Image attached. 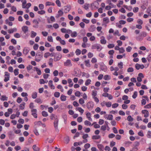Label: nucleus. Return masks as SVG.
I'll return each mask as SVG.
<instances>
[{"mask_svg":"<svg viewBox=\"0 0 151 151\" xmlns=\"http://www.w3.org/2000/svg\"><path fill=\"white\" fill-rule=\"evenodd\" d=\"M147 35V33L146 32H142L138 36L136 37V39L138 41H142Z\"/></svg>","mask_w":151,"mask_h":151,"instance_id":"f257e3e1","label":"nucleus"},{"mask_svg":"<svg viewBox=\"0 0 151 151\" xmlns=\"http://www.w3.org/2000/svg\"><path fill=\"white\" fill-rule=\"evenodd\" d=\"M91 48L92 49H96L97 51H100L103 49V47L99 44H95L92 46Z\"/></svg>","mask_w":151,"mask_h":151,"instance_id":"f03ea898","label":"nucleus"},{"mask_svg":"<svg viewBox=\"0 0 151 151\" xmlns=\"http://www.w3.org/2000/svg\"><path fill=\"white\" fill-rule=\"evenodd\" d=\"M41 20L40 18H38V20L36 19H34L32 21V22L33 24V27L35 28H37L39 27L38 24H39V22H41Z\"/></svg>","mask_w":151,"mask_h":151,"instance_id":"7ed1b4c3","label":"nucleus"},{"mask_svg":"<svg viewBox=\"0 0 151 151\" xmlns=\"http://www.w3.org/2000/svg\"><path fill=\"white\" fill-rule=\"evenodd\" d=\"M86 106L88 110H91L93 109V107L94 103L91 101H89L87 103Z\"/></svg>","mask_w":151,"mask_h":151,"instance_id":"20e7f679","label":"nucleus"},{"mask_svg":"<svg viewBox=\"0 0 151 151\" xmlns=\"http://www.w3.org/2000/svg\"><path fill=\"white\" fill-rule=\"evenodd\" d=\"M43 55L41 53H37L35 58V60L37 62H39L41 60L42 57Z\"/></svg>","mask_w":151,"mask_h":151,"instance_id":"39448f33","label":"nucleus"},{"mask_svg":"<svg viewBox=\"0 0 151 151\" xmlns=\"http://www.w3.org/2000/svg\"><path fill=\"white\" fill-rule=\"evenodd\" d=\"M58 121L59 119H56L55 120H54L53 123L55 129L56 131H59L58 129Z\"/></svg>","mask_w":151,"mask_h":151,"instance_id":"423d86ee","label":"nucleus"},{"mask_svg":"<svg viewBox=\"0 0 151 151\" xmlns=\"http://www.w3.org/2000/svg\"><path fill=\"white\" fill-rule=\"evenodd\" d=\"M70 9L71 7L70 6H66L63 7L62 10H63L65 13H66L68 12Z\"/></svg>","mask_w":151,"mask_h":151,"instance_id":"0eeeda50","label":"nucleus"},{"mask_svg":"<svg viewBox=\"0 0 151 151\" xmlns=\"http://www.w3.org/2000/svg\"><path fill=\"white\" fill-rule=\"evenodd\" d=\"M5 78L4 81L5 82H7L9 80L10 78V74L7 72H5Z\"/></svg>","mask_w":151,"mask_h":151,"instance_id":"6e6552de","label":"nucleus"},{"mask_svg":"<svg viewBox=\"0 0 151 151\" xmlns=\"http://www.w3.org/2000/svg\"><path fill=\"white\" fill-rule=\"evenodd\" d=\"M99 4L97 1H95L91 4V6L93 8L98 9L99 7Z\"/></svg>","mask_w":151,"mask_h":151,"instance_id":"1a4fd4ad","label":"nucleus"},{"mask_svg":"<svg viewBox=\"0 0 151 151\" xmlns=\"http://www.w3.org/2000/svg\"><path fill=\"white\" fill-rule=\"evenodd\" d=\"M32 115L34 118H37V110L36 109H31Z\"/></svg>","mask_w":151,"mask_h":151,"instance_id":"9d476101","label":"nucleus"},{"mask_svg":"<svg viewBox=\"0 0 151 151\" xmlns=\"http://www.w3.org/2000/svg\"><path fill=\"white\" fill-rule=\"evenodd\" d=\"M64 65L66 66L71 67L72 65V64L71 63V60L68 59L64 63Z\"/></svg>","mask_w":151,"mask_h":151,"instance_id":"9b49d317","label":"nucleus"},{"mask_svg":"<svg viewBox=\"0 0 151 151\" xmlns=\"http://www.w3.org/2000/svg\"><path fill=\"white\" fill-rule=\"evenodd\" d=\"M142 113L144 114V117L145 118L149 116V112L146 110H142Z\"/></svg>","mask_w":151,"mask_h":151,"instance_id":"f8f14e48","label":"nucleus"},{"mask_svg":"<svg viewBox=\"0 0 151 151\" xmlns=\"http://www.w3.org/2000/svg\"><path fill=\"white\" fill-rule=\"evenodd\" d=\"M138 76L137 78V80L138 82H141L142 81V78H143L144 76L142 73H140L138 74Z\"/></svg>","mask_w":151,"mask_h":151,"instance_id":"ddd939ff","label":"nucleus"},{"mask_svg":"<svg viewBox=\"0 0 151 151\" xmlns=\"http://www.w3.org/2000/svg\"><path fill=\"white\" fill-rule=\"evenodd\" d=\"M100 42L102 44H105L106 43V41L105 39V37L104 36H102L100 37Z\"/></svg>","mask_w":151,"mask_h":151,"instance_id":"4468645a","label":"nucleus"},{"mask_svg":"<svg viewBox=\"0 0 151 151\" xmlns=\"http://www.w3.org/2000/svg\"><path fill=\"white\" fill-rule=\"evenodd\" d=\"M17 29L16 28L14 27L13 28H11L8 30V32L9 34H12L14 32H16Z\"/></svg>","mask_w":151,"mask_h":151,"instance_id":"2eb2a0df","label":"nucleus"},{"mask_svg":"<svg viewBox=\"0 0 151 151\" xmlns=\"http://www.w3.org/2000/svg\"><path fill=\"white\" fill-rule=\"evenodd\" d=\"M22 29L24 34L26 33L28 31V28L27 26H23L22 27Z\"/></svg>","mask_w":151,"mask_h":151,"instance_id":"dca6fc26","label":"nucleus"},{"mask_svg":"<svg viewBox=\"0 0 151 151\" xmlns=\"http://www.w3.org/2000/svg\"><path fill=\"white\" fill-rule=\"evenodd\" d=\"M29 48L28 47H25L24 49L23 53L25 55H26L29 52Z\"/></svg>","mask_w":151,"mask_h":151,"instance_id":"f3484780","label":"nucleus"},{"mask_svg":"<svg viewBox=\"0 0 151 151\" xmlns=\"http://www.w3.org/2000/svg\"><path fill=\"white\" fill-rule=\"evenodd\" d=\"M87 118L89 121H92V119L91 118V113L90 112H88L86 114Z\"/></svg>","mask_w":151,"mask_h":151,"instance_id":"a211bd4d","label":"nucleus"},{"mask_svg":"<svg viewBox=\"0 0 151 151\" xmlns=\"http://www.w3.org/2000/svg\"><path fill=\"white\" fill-rule=\"evenodd\" d=\"M98 148L100 151H103L104 150V146L102 144H98L97 145Z\"/></svg>","mask_w":151,"mask_h":151,"instance_id":"6ab92c4d","label":"nucleus"},{"mask_svg":"<svg viewBox=\"0 0 151 151\" xmlns=\"http://www.w3.org/2000/svg\"><path fill=\"white\" fill-rule=\"evenodd\" d=\"M62 58V55H58V56H55L54 58V61H57L60 60Z\"/></svg>","mask_w":151,"mask_h":151,"instance_id":"aec40b11","label":"nucleus"},{"mask_svg":"<svg viewBox=\"0 0 151 151\" xmlns=\"http://www.w3.org/2000/svg\"><path fill=\"white\" fill-rule=\"evenodd\" d=\"M68 83L69 84L68 86L70 87H72L73 84L72 81V80L70 78H68Z\"/></svg>","mask_w":151,"mask_h":151,"instance_id":"412c9836","label":"nucleus"},{"mask_svg":"<svg viewBox=\"0 0 151 151\" xmlns=\"http://www.w3.org/2000/svg\"><path fill=\"white\" fill-rule=\"evenodd\" d=\"M34 68L37 72V74L39 75H41L42 73L40 70L37 67H34Z\"/></svg>","mask_w":151,"mask_h":151,"instance_id":"4be33fe9","label":"nucleus"},{"mask_svg":"<svg viewBox=\"0 0 151 151\" xmlns=\"http://www.w3.org/2000/svg\"><path fill=\"white\" fill-rule=\"evenodd\" d=\"M50 118L51 120H53L54 119L55 120L56 119H58L57 116L55 114H52L50 116Z\"/></svg>","mask_w":151,"mask_h":151,"instance_id":"5701e85b","label":"nucleus"},{"mask_svg":"<svg viewBox=\"0 0 151 151\" xmlns=\"http://www.w3.org/2000/svg\"><path fill=\"white\" fill-rule=\"evenodd\" d=\"M45 5L46 6H49L50 5L54 6L55 5V4L52 2L47 1L45 3Z\"/></svg>","mask_w":151,"mask_h":151,"instance_id":"b1692460","label":"nucleus"},{"mask_svg":"<svg viewBox=\"0 0 151 151\" xmlns=\"http://www.w3.org/2000/svg\"><path fill=\"white\" fill-rule=\"evenodd\" d=\"M53 60L52 58H50L49 60L48 63L49 66L51 67H52L53 66L52 63L53 62Z\"/></svg>","mask_w":151,"mask_h":151,"instance_id":"393cba45","label":"nucleus"},{"mask_svg":"<svg viewBox=\"0 0 151 151\" xmlns=\"http://www.w3.org/2000/svg\"><path fill=\"white\" fill-rule=\"evenodd\" d=\"M103 78L105 80H109L111 79V76L108 75H106L104 76Z\"/></svg>","mask_w":151,"mask_h":151,"instance_id":"a878e982","label":"nucleus"},{"mask_svg":"<svg viewBox=\"0 0 151 151\" xmlns=\"http://www.w3.org/2000/svg\"><path fill=\"white\" fill-rule=\"evenodd\" d=\"M101 70L104 72H106L107 69V67L105 65L101 66L100 67Z\"/></svg>","mask_w":151,"mask_h":151,"instance_id":"bb28decb","label":"nucleus"},{"mask_svg":"<svg viewBox=\"0 0 151 151\" xmlns=\"http://www.w3.org/2000/svg\"><path fill=\"white\" fill-rule=\"evenodd\" d=\"M60 99L62 101H65L66 100V96L62 94L60 96Z\"/></svg>","mask_w":151,"mask_h":151,"instance_id":"cd10ccee","label":"nucleus"},{"mask_svg":"<svg viewBox=\"0 0 151 151\" xmlns=\"http://www.w3.org/2000/svg\"><path fill=\"white\" fill-rule=\"evenodd\" d=\"M33 149L34 151H39L40 149L36 145H35L33 146Z\"/></svg>","mask_w":151,"mask_h":151,"instance_id":"c85d7f7f","label":"nucleus"},{"mask_svg":"<svg viewBox=\"0 0 151 151\" xmlns=\"http://www.w3.org/2000/svg\"><path fill=\"white\" fill-rule=\"evenodd\" d=\"M70 35L72 37H76L77 36V33L76 31L72 32Z\"/></svg>","mask_w":151,"mask_h":151,"instance_id":"c756f323","label":"nucleus"},{"mask_svg":"<svg viewBox=\"0 0 151 151\" xmlns=\"http://www.w3.org/2000/svg\"><path fill=\"white\" fill-rule=\"evenodd\" d=\"M25 103L24 102H23L21 104L19 105L20 109L21 110L24 109L25 107Z\"/></svg>","mask_w":151,"mask_h":151,"instance_id":"7c9ffc66","label":"nucleus"},{"mask_svg":"<svg viewBox=\"0 0 151 151\" xmlns=\"http://www.w3.org/2000/svg\"><path fill=\"white\" fill-rule=\"evenodd\" d=\"M37 96V93L36 92H34L32 93V97L33 99H36Z\"/></svg>","mask_w":151,"mask_h":151,"instance_id":"2f4dec72","label":"nucleus"},{"mask_svg":"<svg viewBox=\"0 0 151 151\" xmlns=\"http://www.w3.org/2000/svg\"><path fill=\"white\" fill-rule=\"evenodd\" d=\"M8 97H6V96H2L0 99L2 101H7L8 100Z\"/></svg>","mask_w":151,"mask_h":151,"instance_id":"473e14b6","label":"nucleus"},{"mask_svg":"<svg viewBox=\"0 0 151 151\" xmlns=\"http://www.w3.org/2000/svg\"><path fill=\"white\" fill-rule=\"evenodd\" d=\"M103 21L106 24H107L109 22V19L108 17H106L103 19Z\"/></svg>","mask_w":151,"mask_h":151,"instance_id":"72a5a7b5","label":"nucleus"},{"mask_svg":"<svg viewBox=\"0 0 151 151\" xmlns=\"http://www.w3.org/2000/svg\"><path fill=\"white\" fill-rule=\"evenodd\" d=\"M91 82V79H87L85 83V85L86 86H88L89 85L90 83Z\"/></svg>","mask_w":151,"mask_h":151,"instance_id":"f704fd0d","label":"nucleus"},{"mask_svg":"<svg viewBox=\"0 0 151 151\" xmlns=\"http://www.w3.org/2000/svg\"><path fill=\"white\" fill-rule=\"evenodd\" d=\"M31 35L30 37L32 38H34L37 35V33L33 31H32L31 32Z\"/></svg>","mask_w":151,"mask_h":151,"instance_id":"c9c22d12","label":"nucleus"},{"mask_svg":"<svg viewBox=\"0 0 151 151\" xmlns=\"http://www.w3.org/2000/svg\"><path fill=\"white\" fill-rule=\"evenodd\" d=\"M92 97L96 96L97 95V91L95 90L93 91L92 92Z\"/></svg>","mask_w":151,"mask_h":151,"instance_id":"e433bc0d","label":"nucleus"},{"mask_svg":"<svg viewBox=\"0 0 151 151\" xmlns=\"http://www.w3.org/2000/svg\"><path fill=\"white\" fill-rule=\"evenodd\" d=\"M100 138L99 135H94L92 136V139H99Z\"/></svg>","mask_w":151,"mask_h":151,"instance_id":"4c0bfd02","label":"nucleus"},{"mask_svg":"<svg viewBox=\"0 0 151 151\" xmlns=\"http://www.w3.org/2000/svg\"><path fill=\"white\" fill-rule=\"evenodd\" d=\"M82 144L83 142H75L74 143L73 145L74 146L76 147L78 145H82Z\"/></svg>","mask_w":151,"mask_h":151,"instance_id":"58836bf2","label":"nucleus"},{"mask_svg":"<svg viewBox=\"0 0 151 151\" xmlns=\"http://www.w3.org/2000/svg\"><path fill=\"white\" fill-rule=\"evenodd\" d=\"M42 114L43 116L44 117H47L48 116L47 113L45 111H43L42 112Z\"/></svg>","mask_w":151,"mask_h":151,"instance_id":"ea45409f","label":"nucleus"},{"mask_svg":"<svg viewBox=\"0 0 151 151\" xmlns=\"http://www.w3.org/2000/svg\"><path fill=\"white\" fill-rule=\"evenodd\" d=\"M37 13L38 14L42 15L44 14L45 13V11L42 10H41L40 11H38L37 12Z\"/></svg>","mask_w":151,"mask_h":151,"instance_id":"a19ab883","label":"nucleus"},{"mask_svg":"<svg viewBox=\"0 0 151 151\" xmlns=\"http://www.w3.org/2000/svg\"><path fill=\"white\" fill-rule=\"evenodd\" d=\"M118 66L119 67V68L122 69L123 68V63L122 62H120L118 63Z\"/></svg>","mask_w":151,"mask_h":151,"instance_id":"79ce46f5","label":"nucleus"},{"mask_svg":"<svg viewBox=\"0 0 151 151\" xmlns=\"http://www.w3.org/2000/svg\"><path fill=\"white\" fill-rule=\"evenodd\" d=\"M79 102L80 104L82 105L85 103V101L83 98H81L79 99Z\"/></svg>","mask_w":151,"mask_h":151,"instance_id":"37998d69","label":"nucleus"},{"mask_svg":"<svg viewBox=\"0 0 151 151\" xmlns=\"http://www.w3.org/2000/svg\"><path fill=\"white\" fill-rule=\"evenodd\" d=\"M85 63L86 65V66L88 67L90 66V65L89 64V60H85Z\"/></svg>","mask_w":151,"mask_h":151,"instance_id":"c03bdc74","label":"nucleus"},{"mask_svg":"<svg viewBox=\"0 0 151 151\" xmlns=\"http://www.w3.org/2000/svg\"><path fill=\"white\" fill-rule=\"evenodd\" d=\"M58 73L59 72L57 70H54L53 73V76L55 77H56L58 76Z\"/></svg>","mask_w":151,"mask_h":151,"instance_id":"a18cd8bd","label":"nucleus"},{"mask_svg":"<svg viewBox=\"0 0 151 151\" xmlns=\"http://www.w3.org/2000/svg\"><path fill=\"white\" fill-rule=\"evenodd\" d=\"M75 53L77 55H78L81 54V51L80 50L78 49L76 50Z\"/></svg>","mask_w":151,"mask_h":151,"instance_id":"49530a36","label":"nucleus"},{"mask_svg":"<svg viewBox=\"0 0 151 151\" xmlns=\"http://www.w3.org/2000/svg\"><path fill=\"white\" fill-rule=\"evenodd\" d=\"M119 51V53H124L125 52V50L123 47H121L120 48Z\"/></svg>","mask_w":151,"mask_h":151,"instance_id":"de8ad7c7","label":"nucleus"},{"mask_svg":"<svg viewBox=\"0 0 151 151\" xmlns=\"http://www.w3.org/2000/svg\"><path fill=\"white\" fill-rule=\"evenodd\" d=\"M60 93L59 92H56L54 93V96L56 98L59 97L60 96Z\"/></svg>","mask_w":151,"mask_h":151,"instance_id":"09e8293b","label":"nucleus"},{"mask_svg":"<svg viewBox=\"0 0 151 151\" xmlns=\"http://www.w3.org/2000/svg\"><path fill=\"white\" fill-rule=\"evenodd\" d=\"M84 124L86 126H90L91 124V123L88 120H86L84 122Z\"/></svg>","mask_w":151,"mask_h":151,"instance_id":"8fccbe9b","label":"nucleus"},{"mask_svg":"<svg viewBox=\"0 0 151 151\" xmlns=\"http://www.w3.org/2000/svg\"><path fill=\"white\" fill-rule=\"evenodd\" d=\"M47 40L49 42H53L52 37L51 36H48L47 37Z\"/></svg>","mask_w":151,"mask_h":151,"instance_id":"3c124183","label":"nucleus"},{"mask_svg":"<svg viewBox=\"0 0 151 151\" xmlns=\"http://www.w3.org/2000/svg\"><path fill=\"white\" fill-rule=\"evenodd\" d=\"M92 98L94 99V101L96 103H99V100L96 96L92 97Z\"/></svg>","mask_w":151,"mask_h":151,"instance_id":"603ef678","label":"nucleus"},{"mask_svg":"<svg viewBox=\"0 0 151 151\" xmlns=\"http://www.w3.org/2000/svg\"><path fill=\"white\" fill-rule=\"evenodd\" d=\"M127 119L129 121L132 122L133 120V118L129 115L127 117Z\"/></svg>","mask_w":151,"mask_h":151,"instance_id":"864d4df0","label":"nucleus"},{"mask_svg":"<svg viewBox=\"0 0 151 151\" xmlns=\"http://www.w3.org/2000/svg\"><path fill=\"white\" fill-rule=\"evenodd\" d=\"M137 22L139 24L141 25H142L143 23L142 20L140 19H138L137 21Z\"/></svg>","mask_w":151,"mask_h":151,"instance_id":"5fc2aeb1","label":"nucleus"},{"mask_svg":"<svg viewBox=\"0 0 151 151\" xmlns=\"http://www.w3.org/2000/svg\"><path fill=\"white\" fill-rule=\"evenodd\" d=\"M83 7L86 10H88L89 8V4H85L83 6Z\"/></svg>","mask_w":151,"mask_h":151,"instance_id":"6e6d98bb","label":"nucleus"},{"mask_svg":"<svg viewBox=\"0 0 151 151\" xmlns=\"http://www.w3.org/2000/svg\"><path fill=\"white\" fill-rule=\"evenodd\" d=\"M14 73L15 76L19 74V70L17 68L15 69L14 70Z\"/></svg>","mask_w":151,"mask_h":151,"instance_id":"4d7b16f0","label":"nucleus"},{"mask_svg":"<svg viewBox=\"0 0 151 151\" xmlns=\"http://www.w3.org/2000/svg\"><path fill=\"white\" fill-rule=\"evenodd\" d=\"M137 92L136 91H134V94H133V95L132 96V98L134 99H135L137 97Z\"/></svg>","mask_w":151,"mask_h":151,"instance_id":"13d9d810","label":"nucleus"},{"mask_svg":"<svg viewBox=\"0 0 151 151\" xmlns=\"http://www.w3.org/2000/svg\"><path fill=\"white\" fill-rule=\"evenodd\" d=\"M144 108L145 109H150L151 108V103H150L144 106Z\"/></svg>","mask_w":151,"mask_h":151,"instance_id":"bf43d9fd","label":"nucleus"},{"mask_svg":"<svg viewBox=\"0 0 151 151\" xmlns=\"http://www.w3.org/2000/svg\"><path fill=\"white\" fill-rule=\"evenodd\" d=\"M138 134L139 136L142 137L144 136L143 132L142 130H141L139 132H138Z\"/></svg>","mask_w":151,"mask_h":151,"instance_id":"052dcab7","label":"nucleus"},{"mask_svg":"<svg viewBox=\"0 0 151 151\" xmlns=\"http://www.w3.org/2000/svg\"><path fill=\"white\" fill-rule=\"evenodd\" d=\"M55 3L58 6L60 7L61 6V4L59 0H56Z\"/></svg>","mask_w":151,"mask_h":151,"instance_id":"680f3d73","label":"nucleus"},{"mask_svg":"<svg viewBox=\"0 0 151 151\" xmlns=\"http://www.w3.org/2000/svg\"><path fill=\"white\" fill-rule=\"evenodd\" d=\"M75 94L76 96L80 97L81 93L79 91H77L75 92Z\"/></svg>","mask_w":151,"mask_h":151,"instance_id":"e2e57ef3","label":"nucleus"},{"mask_svg":"<svg viewBox=\"0 0 151 151\" xmlns=\"http://www.w3.org/2000/svg\"><path fill=\"white\" fill-rule=\"evenodd\" d=\"M14 36L16 38H19L21 37L19 33H16L14 35Z\"/></svg>","mask_w":151,"mask_h":151,"instance_id":"0e129e2a","label":"nucleus"},{"mask_svg":"<svg viewBox=\"0 0 151 151\" xmlns=\"http://www.w3.org/2000/svg\"><path fill=\"white\" fill-rule=\"evenodd\" d=\"M41 33L44 37H46L48 35V32L45 31H42V32Z\"/></svg>","mask_w":151,"mask_h":151,"instance_id":"69168bd1","label":"nucleus"},{"mask_svg":"<svg viewBox=\"0 0 151 151\" xmlns=\"http://www.w3.org/2000/svg\"><path fill=\"white\" fill-rule=\"evenodd\" d=\"M132 49V47L130 46H128L126 48V51L127 52H130Z\"/></svg>","mask_w":151,"mask_h":151,"instance_id":"338daca9","label":"nucleus"},{"mask_svg":"<svg viewBox=\"0 0 151 151\" xmlns=\"http://www.w3.org/2000/svg\"><path fill=\"white\" fill-rule=\"evenodd\" d=\"M147 59L149 62L151 61V54H150L147 58Z\"/></svg>","mask_w":151,"mask_h":151,"instance_id":"774afa93","label":"nucleus"}]
</instances>
